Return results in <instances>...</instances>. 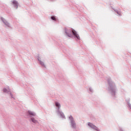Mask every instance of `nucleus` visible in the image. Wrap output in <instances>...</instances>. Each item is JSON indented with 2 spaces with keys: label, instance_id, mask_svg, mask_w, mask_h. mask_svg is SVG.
I'll return each instance as SVG.
<instances>
[{
  "label": "nucleus",
  "instance_id": "nucleus-1",
  "mask_svg": "<svg viewBox=\"0 0 131 131\" xmlns=\"http://www.w3.org/2000/svg\"><path fill=\"white\" fill-rule=\"evenodd\" d=\"M72 32L73 33V35H74V36H75V37H76V38H77L78 39H80V37H79L78 34H77V33H76V31H75V30H72Z\"/></svg>",
  "mask_w": 131,
  "mask_h": 131
},
{
  "label": "nucleus",
  "instance_id": "nucleus-2",
  "mask_svg": "<svg viewBox=\"0 0 131 131\" xmlns=\"http://www.w3.org/2000/svg\"><path fill=\"white\" fill-rule=\"evenodd\" d=\"M12 4L14 6V8H16V9H18V2H17V1L15 0L13 1Z\"/></svg>",
  "mask_w": 131,
  "mask_h": 131
},
{
  "label": "nucleus",
  "instance_id": "nucleus-3",
  "mask_svg": "<svg viewBox=\"0 0 131 131\" xmlns=\"http://www.w3.org/2000/svg\"><path fill=\"white\" fill-rule=\"evenodd\" d=\"M88 125L89 126H90V127H91L92 128H97V127H96V126H95V125H94L92 123H89Z\"/></svg>",
  "mask_w": 131,
  "mask_h": 131
},
{
  "label": "nucleus",
  "instance_id": "nucleus-4",
  "mask_svg": "<svg viewBox=\"0 0 131 131\" xmlns=\"http://www.w3.org/2000/svg\"><path fill=\"white\" fill-rule=\"evenodd\" d=\"M29 114L32 115V116H35V114L31 111H29Z\"/></svg>",
  "mask_w": 131,
  "mask_h": 131
},
{
  "label": "nucleus",
  "instance_id": "nucleus-5",
  "mask_svg": "<svg viewBox=\"0 0 131 131\" xmlns=\"http://www.w3.org/2000/svg\"><path fill=\"white\" fill-rule=\"evenodd\" d=\"M55 105H56V107H57V108H60V107L61 106L60 105V104L59 103H58V102H56L55 103Z\"/></svg>",
  "mask_w": 131,
  "mask_h": 131
},
{
  "label": "nucleus",
  "instance_id": "nucleus-6",
  "mask_svg": "<svg viewBox=\"0 0 131 131\" xmlns=\"http://www.w3.org/2000/svg\"><path fill=\"white\" fill-rule=\"evenodd\" d=\"M31 121H32V122H34V123H36L37 122L35 119L34 118H32Z\"/></svg>",
  "mask_w": 131,
  "mask_h": 131
},
{
  "label": "nucleus",
  "instance_id": "nucleus-7",
  "mask_svg": "<svg viewBox=\"0 0 131 131\" xmlns=\"http://www.w3.org/2000/svg\"><path fill=\"white\" fill-rule=\"evenodd\" d=\"M67 35H68V36H69V37H71V35H69V32H66Z\"/></svg>",
  "mask_w": 131,
  "mask_h": 131
},
{
  "label": "nucleus",
  "instance_id": "nucleus-8",
  "mask_svg": "<svg viewBox=\"0 0 131 131\" xmlns=\"http://www.w3.org/2000/svg\"><path fill=\"white\" fill-rule=\"evenodd\" d=\"M72 125L73 127H74L75 126V123H74V122H72Z\"/></svg>",
  "mask_w": 131,
  "mask_h": 131
},
{
  "label": "nucleus",
  "instance_id": "nucleus-9",
  "mask_svg": "<svg viewBox=\"0 0 131 131\" xmlns=\"http://www.w3.org/2000/svg\"><path fill=\"white\" fill-rule=\"evenodd\" d=\"M52 20H54V21H56V17H51Z\"/></svg>",
  "mask_w": 131,
  "mask_h": 131
},
{
  "label": "nucleus",
  "instance_id": "nucleus-10",
  "mask_svg": "<svg viewBox=\"0 0 131 131\" xmlns=\"http://www.w3.org/2000/svg\"><path fill=\"white\" fill-rule=\"evenodd\" d=\"M3 91L4 92V93H6V92H7V89H4L3 90Z\"/></svg>",
  "mask_w": 131,
  "mask_h": 131
},
{
  "label": "nucleus",
  "instance_id": "nucleus-11",
  "mask_svg": "<svg viewBox=\"0 0 131 131\" xmlns=\"http://www.w3.org/2000/svg\"><path fill=\"white\" fill-rule=\"evenodd\" d=\"M40 63L41 64H42V66L44 65L43 62H42V61H40Z\"/></svg>",
  "mask_w": 131,
  "mask_h": 131
},
{
  "label": "nucleus",
  "instance_id": "nucleus-12",
  "mask_svg": "<svg viewBox=\"0 0 131 131\" xmlns=\"http://www.w3.org/2000/svg\"><path fill=\"white\" fill-rule=\"evenodd\" d=\"M4 23H5V24L7 25V23H6V22H5V21H4Z\"/></svg>",
  "mask_w": 131,
  "mask_h": 131
},
{
  "label": "nucleus",
  "instance_id": "nucleus-13",
  "mask_svg": "<svg viewBox=\"0 0 131 131\" xmlns=\"http://www.w3.org/2000/svg\"><path fill=\"white\" fill-rule=\"evenodd\" d=\"M7 26H9V23H7Z\"/></svg>",
  "mask_w": 131,
  "mask_h": 131
}]
</instances>
